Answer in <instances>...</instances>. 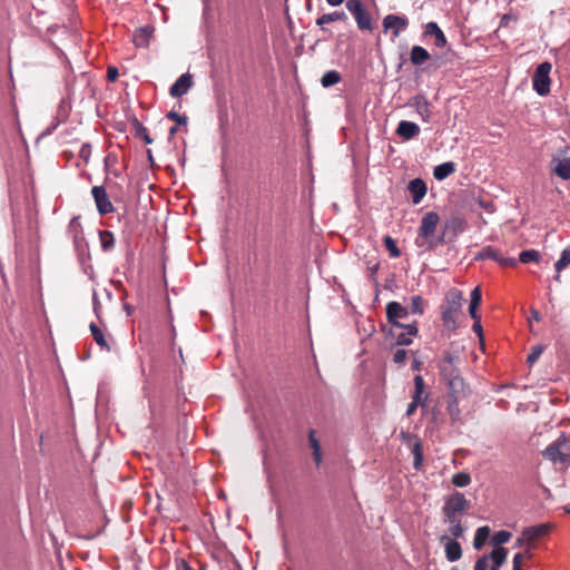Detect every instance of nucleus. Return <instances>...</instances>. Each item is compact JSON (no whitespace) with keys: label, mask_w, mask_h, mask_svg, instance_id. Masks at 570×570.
Here are the masks:
<instances>
[{"label":"nucleus","mask_w":570,"mask_h":570,"mask_svg":"<svg viewBox=\"0 0 570 570\" xmlns=\"http://www.w3.org/2000/svg\"><path fill=\"white\" fill-rule=\"evenodd\" d=\"M440 215L435 212H428L421 219L420 227L417 229V239L421 238L428 244L429 249H433L439 245L445 243L444 235L435 237V230L440 224Z\"/></svg>","instance_id":"obj_1"},{"label":"nucleus","mask_w":570,"mask_h":570,"mask_svg":"<svg viewBox=\"0 0 570 570\" xmlns=\"http://www.w3.org/2000/svg\"><path fill=\"white\" fill-rule=\"evenodd\" d=\"M462 292L458 288H451L445 295V302L442 305V321L446 330L453 332L458 328L456 317L461 312Z\"/></svg>","instance_id":"obj_2"},{"label":"nucleus","mask_w":570,"mask_h":570,"mask_svg":"<svg viewBox=\"0 0 570 570\" xmlns=\"http://www.w3.org/2000/svg\"><path fill=\"white\" fill-rule=\"evenodd\" d=\"M542 456L553 464H570V436L561 432L543 451Z\"/></svg>","instance_id":"obj_3"},{"label":"nucleus","mask_w":570,"mask_h":570,"mask_svg":"<svg viewBox=\"0 0 570 570\" xmlns=\"http://www.w3.org/2000/svg\"><path fill=\"white\" fill-rule=\"evenodd\" d=\"M470 508L471 502L465 495L459 491H454L452 494L444 498L442 514L444 520L461 519L460 517L465 514Z\"/></svg>","instance_id":"obj_4"},{"label":"nucleus","mask_w":570,"mask_h":570,"mask_svg":"<svg viewBox=\"0 0 570 570\" xmlns=\"http://www.w3.org/2000/svg\"><path fill=\"white\" fill-rule=\"evenodd\" d=\"M552 65L548 61L540 63L534 70L532 77V85L535 92L540 96H546L550 92V71Z\"/></svg>","instance_id":"obj_5"},{"label":"nucleus","mask_w":570,"mask_h":570,"mask_svg":"<svg viewBox=\"0 0 570 570\" xmlns=\"http://www.w3.org/2000/svg\"><path fill=\"white\" fill-rule=\"evenodd\" d=\"M475 261L492 259L502 267H514L518 261L512 257H504L499 249L492 246L483 247L474 257Z\"/></svg>","instance_id":"obj_6"},{"label":"nucleus","mask_w":570,"mask_h":570,"mask_svg":"<svg viewBox=\"0 0 570 570\" xmlns=\"http://www.w3.org/2000/svg\"><path fill=\"white\" fill-rule=\"evenodd\" d=\"M482 301V293L479 286L474 287L471 292L470 296V305H469V314L471 318L474 321L472 325V330L474 333L479 335L480 338L483 337V330L481 325V316L478 313V307L480 306Z\"/></svg>","instance_id":"obj_7"},{"label":"nucleus","mask_w":570,"mask_h":570,"mask_svg":"<svg viewBox=\"0 0 570 570\" xmlns=\"http://www.w3.org/2000/svg\"><path fill=\"white\" fill-rule=\"evenodd\" d=\"M419 333L416 322L405 324L401 328L391 326L390 335L395 340L397 345L406 346L410 345Z\"/></svg>","instance_id":"obj_8"},{"label":"nucleus","mask_w":570,"mask_h":570,"mask_svg":"<svg viewBox=\"0 0 570 570\" xmlns=\"http://www.w3.org/2000/svg\"><path fill=\"white\" fill-rule=\"evenodd\" d=\"M91 195L100 215H107L115 212L114 205L110 202L104 186H94L91 189Z\"/></svg>","instance_id":"obj_9"},{"label":"nucleus","mask_w":570,"mask_h":570,"mask_svg":"<svg viewBox=\"0 0 570 570\" xmlns=\"http://www.w3.org/2000/svg\"><path fill=\"white\" fill-rule=\"evenodd\" d=\"M409 315V311L406 307L402 306L397 302H390L386 305V318L391 326H395L396 328L403 327V323L399 320L405 318Z\"/></svg>","instance_id":"obj_10"},{"label":"nucleus","mask_w":570,"mask_h":570,"mask_svg":"<svg viewBox=\"0 0 570 570\" xmlns=\"http://www.w3.org/2000/svg\"><path fill=\"white\" fill-rule=\"evenodd\" d=\"M409 24L406 17L387 14L383 19L384 31L392 30L394 37H399L401 31L404 30Z\"/></svg>","instance_id":"obj_11"},{"label":"nucleus","mask_w":570,"mask_h":570,"mask_svg":"<svg viewBox=\"0 0 570 570\" xmlns=\"http://www.w3.org/2000/svg\"><path fill=\"white\" fill-rule=\"evenodd\" d=\"M194 81L190 73H183L170 87L169 94L174 98H180L193 87Z\"/></svg>","instance_id":"obj_12"},{"label":"nucleus","mask_w":570,"mask_h":570,"mask_svg":"<svg viewBox=\"0 0 570 570\" xmlns=\"http://www.w3.org/2000/svg\"><path fill=\"white\" fill-rule=\"evenodd\" d=\"M465 228V218L460 214H454L446 219L443 228V235L445 236L446 233H451L453 237H456L459 234L463 233Z\"/></svg>","instance_id":"obj_13"},{"label":"nucleus","mask_w":570,"mask_h":570,"mask_svg":"<svg viewBox=\"0 0 570 570\" xmlns=\"http://www.w3.org/2000/svg\"><path fill=\"white\" fill-rule=\"evenodd\" d=\"M551 524L550 523H542L538 525H532L523 529L524 538L528 539V546H534V541L546 537L551 531Z\"/></svg>","instance_id":"obj_14"},{"label":"nucleus","mask_w":570,"mask_h":570,"mask_svg":"<svg viewBox=\"0 0 570 570\" xmlns=\"http://www.w3.org/2000/svg\"><path fill=\"white\" fill-rule=\"evenodd\" d=\"M412 107L415 108L417 114L421 116L422 120L428 122L432 117L431 104L428 99L422 95H416L411 99Z\"/></svg>","instance_id":"obj_15"},{"label":"nucleus","mask_w":570,"mask_h":570,"mask_svg":"<svg viewBox=\"0 0 570 570\" xmlns=\"http://www.w3.org/2000/svg\"><path fill=\"white\" fill-rule=\"evenodd\" d=\"M441 541L442 542L445 541L444 551H445V557H446L448 561L455 562L459 559H461L462 548H461V544L456 540L450 539L448 535H443L441 538Z\"/></svg>","instance_id":"obj_16"},{"label":"nucleus","mask_w":570,"mask_h":570,"mask_svg":"<svg viewBox=\"0 0 570 570\" xmlns=\"http://www.w3.org/2000/svg\"><path fill=\"white\" fill-rule=\"evenodd\" d=\"M407 189L412 196V202L415 205L421 203L428 191L426 184L421 178L412 179L407 185Z\"/></svg>","instance_id":"obj_17"},{"label":"nucleus","mask_w":570,"mask_h":570,"mask_svg":"<svg viewBox=\"0 0 570 570\" xmlns=\"http://www.w3.org/2000/svg\"><path fill=\"white\" fill-rule=\"evenodd\" d=\"M155 29L151 26L140 27L132 35V42L137 48H147Z\"/></svg>","instance_id":"obj_18"},{"label":"nucleus","mask_w":570,"mask_h":570,"mask_svg":"<svg viewBox=\"0 0 570 570\" xmlns=\"http://www.w3.org/2000/svg\"><path fill=\"white\" fill-rule=\"evenodd\" d=\"M424 36L434 37V46L438 48H443L448 43L444 32L436 22L431 21L425 24Z\"/></svg>","instance_id":"obj_19"},{"label":"nucleus","mask_w":570,"mask_h":570,"mask_svg":"<svg viewBox=\"0 0 570 570\" xmlns=\"http://www.w3.org/2000/svg\"><path fill=\"white\" fill-rule=\"evenodd\" d=\"M420 127L415 122L401 120L396 128V135L405 140H410L419 136Z\"/></svg>","instance_id":"obj_20"},{"label":"nucleus","mask_w":570,"mask_h":570,"mask_svg":"<svg viewBox=\"0 0 570 570\" xmlns=\"http://www.w3.org/2000/svg\"><path fill=\"white\" fill-rule=\"evenodd\" d=\"M551 164L553 165V173L561 179H570V157L553 158Z\"/></svg>","instance_id":"obj_21"},{"label":"nucleus","mask_w":570,"mask_h":570,"mask_svg":"<svg viewBox=\"0 0 570 570\" xmlns=\"http://www.w3.org/2000/svg\"><path fill=\"white\" fill-rule=\"evenodd\" d=\"M431 58L429 51L421 46H413L410 51V61L414 66H422Z\"/></svg>","instance_id":"obj_22"},{"label":"nucleus","mask_w":570,"mask_h":570,"mask_svg":"<svg viewBox=\"0 0 570 570\" xmlns=\"http://www.w3.org/2000/svg\"><path fill=\"white\" fill-rule=\"evenodd\" d=\"M308 444L313 451V459L316 466H320L323 461V453L321 449V443L316 438V432L314 430H309L308 432Z\"/></svg>","instance_id":"obj_23"},{"label":"nucleus","mask_w":570,"mask_h":570,"mask_svg":"<svg viewBox=\"0 0 570 570\" xmlns=\"http://www.w3.org/2000/svg\"><path fill=\"white\" fill-rule=\"evenodd\" d=\"M353 17L355 18L357 28L360 30H366V31L373 30L372 17H371V13L366 9L355 12L353 14Z\"/></svg>","instance_id":"obj_24"},{"label":"nucleus","mask_w":570,"mask_h":570,"mask_svg":"<svg viewBox=\"0 0 570 570\" xmlns=\"http://www.w3.org/2000/svg\"><path fill=\"white\" fill-rule=\"evenodd\" d=\"M346 20H347V16L344 11H334L331 13H325V14L321 16L320 18H317L316 24L322 27V30L325 31V28L323 27L324 24L331 23L334 21H344L345 22Z\"/></svg>","instance_id":"obj_25"},{"label":"nucleus","mask_w":570,"mask_h":570,"mask_svg":"<svg viewBox=\"0 0 570 570\" xmlns=\"http://www.w3.org/2000/svg\"><path fill=\"white\" fill-rule=\"evenodd\" d=\"M508 550L503 547L495 548L490 553V559L492 560V567L490 570H499L500 567H502L507 560Z\"/></svg>","instance_id":"obj_26"},{"label":"nucleus","mask_w":570,"mask_h":570,"mask_svg":"<svg viewBox=\"0 0 570 570\" xmlns=\"http://www.w3.org/2000/svg\"><path fill=\"white\" fill-rule=\"evenodd\" d=\"M455 171V164L452 161L443 163L434 168L433 176L438 180H443Z\"/></svg>","instance_id":"obj_27"},{"label":"nucleus","mask_w":570,"mask_h":570,"mask_svg":"<svg viewBox=\"0 0 570 570\" xmlns=\"http://www.w3.org/2000/svg\"><path fill=\"white\" fill-rule=\"evenodd\" d=\"M448 382V386L452 397H456L460 393L464 391V381L463 379L456 374L454 376H450L444 379Z\"/></svg>","instance_id":"obj_28"},{"label":"nucleus","mask_w":570,"mask_h":570,"mask_svg":"<svg viewBox=\"0 0 570 570\" xmlns=\"http://www.w3.org/2000/svg\"><path fill=\"white\" fill-rule=\"evenodd\" d=\"M570 265V244L561 252L560 258L556 262L554 267L557 271L556 281L560 282V273Z\"/></svg>","instance_id":"obj_29"},{"label":"nucleus","mask_w":570,"mask_h":570,"mask_svg":"<svg viewBox=\"0 0 570 570\" xmlns=\"http://www.w3.org/2000/svg\"><path fill=\"white\" fill-rule=\"evenodd\" d=\"M424 386H425V383H424L423 377L421 375H415L414 376V393L412 395V401H416L422 406L425 404V400L428 397V396H425L423 399Z\"/></svg>","instance_id":"obj_30"},{"label":"nucleus","mask_w":570,"mask_h":570,"mask_svg":"<svg viewBox=\"0 0 570 570\" xmlns=\"http://www.w3.org/2000/svg\"><path fill=\"white\" fill-rule=\"evenodd\" d=\"M89 328H90V332H91V335H92L95 342L100 346V348L104 351L110 352V350H111L110 345L106 341V337H105L102 331L95 323H91Z\"/></svg>","instance_id":"obj_31"},{"label":"nucleus","mask_w":570,"mask_h":570,"mask_svg":"<svg viewBox=\"0 0 570 570\" xmlns=\"http://www.w3.org/2000/svg\"><path fill=\"white\" fill-rule=\"evenodd\" d=\"M449 524V533L453 537V540H458L464 535L465 528L463 527L461 519L444 520Z\"/></svg>","instance_id":"obj_32"},{"label":"nucleus","mask_w":570,"mask_h":570,"mask_svg":"<svg viewBox=\"0 0 570 570\" xmlns=\"http://www.w3.org/2000/svg\"><path fill=\"white\" fill-rule=\"evenodd\" d=\"M489 535H490V528L488 525L478 528L475 535H474V540H473L474 549L480 550L484 546Z\"/></svg>","instance_id":"obj_33"},{"label":"nucleus","mask_w":570,"mask_h":570,"mask_svg":"<svg viewBox=\"0 0 570 570\" xmlns=\"http://www.w3.org/2000/svg\"><path fill=\"white\" fill-rule=\"evenodd\" d=\"M342 77L341 73L336 70H330L326 71L322 78L321 83L324 88H328L331 86H334L341 81Z\"/></svg>","instance_id":"obj_34"},{"label":"nucleus","mask_w":570,"mask_h":570,"mask_svg":"<svg viewBox=\"0 0 570 570\" xmlns=\"http://www.w3.org/2000/svg\"><path fill=\"white\" fill-rule=\"evenodd\" d=\"M99 239H100L102 250L109 252L114 248L115 237L110 230H100Z\"/></svg>","instance_id":"obj_35"},{"label":"nucleus","mask_w":570,"mask_h":570,"mask_svg":"<svg viewBox=\"0 0 570 570\" xmlns=\"http://www.w3.org/2000/svg\"><path fill=\"white\" fill-rule=\"evenodd\" d=\"M541 258V254L537 249L522 250L519 255V262L522 264L538 263Z\"/></svg>","instance_id":"obj_36"},{"label":"nucleus","mask_w":570,"mask_h":570,"mask_svg":"<svg viewBox=\"0 0 570 570\" xmlns=\"http://www.w3.org/2000/svg\"><path fill=\"white\" fill-rule=\"evenodd\" d=\"M69 232L72 234L76 246L83 239L81 225L77 217H73L69 223Z\"/></svg>","instance_id":"obj_37"},{"label":"nucleus","mask_w":570,"mask_h":570,"mask_svg":"<svg viewBox=\"0 0 570 570\" xmlns=\"http://www.w3.org/2000/svg\"><path fill=\"white\" fill-rule=\"evenodd\" d=\"M412 453L414 456L413 465L416 470L422 466L423 463V449L420 440H416L412 446Z\"/></svg>","instance_id":"obj_38"},{"label":"nucleus","mask_w":570,"mask_h":570,"mask_svg":"<svg viewBox=\"0 0 570 570\" xmlns=\"http://www.w3.org/2000/svg\"><path fill=\"white\" fill-rule=\"evenodd\" d=\"M471 483V475L468 472H458L452 476V484L458 488L466 487Z\"/></svg>","instance_id":"obj_39"},{"label":"nucleus","mask_w":570,"mask_h":570,"mask_svg":"<svg viewBox=\"0 0 570 570\" xmlns=\"http://www.w3.org/2000/svg\"><path fill=\"white\" fill-rule=\"evenodd\" d=\"M135 135L136 137L141 138L146 144H153L148 129L138 120L135 121Z\"/></svg>","instance_id":"obj_40"},{"label":"nucleus","mask_w":570,"mask_h":570,"mask_svg":"<svg viewBox=\"0 0 570 570\" xmlns=\"http://www.w3.org/2000/svg\"><path fill=\"white\" fill-rule=\"evenodd\" d=\"M385 248L389 250L391 257L396 258L401 255V250L397 247L395 240L391 236H385L384 239Z\"/></svg>","instance_id":"obj_41"},{"label":"nucleus","mask_w":570,"mask_h":570,"mask_svg":"<svg viewBox=\"0 0 570 570\" xmlns=\"http://www.w3.org/2000/svg\"><path fill=\"white\" fill-rule=\"evenodd\" d=\"M511 537H512V533L510 531L501 530V531L495 532V534L492 538V542L495 546H501V544L507 543L511 539Z\"/></svg>","instance_id":"obj_42"},{"label":"nucleus","mask_w":570,"mask_h":570,"mask_svg":"<svg viewBox=\"0 0 570 570\" xmlns=\"http://www.w3.org/2000/svg\"><path fill=\"white\" fill-rule=\"evenodd\" d=\"M448 413L453 422L460 420L461 411L459 409L456 397H453V401L449 402Z\"/></svg>","instance_id":"obj_43"},{"label":"nucleus","mask_w":570,"mask_h":570,"mask_svg":"<svg viewBox=\"0 0 570 570\" xmlns=\"http://www.w3.org/2000/svg\"><path fill=\"white\" fill-rule=\"evenodd\" d=\"M542 352H543V346L542 345H534L531 348V352L529 353V355L527 357V363L529 365H533L539 360V357L541 356Z\"/></svg>","instance_id":"obj_44"},{"label":"nucleus","mask_w":570,"mask_h":570,"mask_svg":"<svg viewBox=\"0 0 570 570\" xmlns=\"http://www.w3.org/2000/svg\"><path fill=\"white\" fill-rule=\"evenodd\" d=\"M411 311L414 314H423V298L420 295L411 297Z\"/></svg>","instance_id":"obj_45"},{"label":"nucleus","mask_w":570,"mask_h":570,"mask_svg":"<svg viewBox=\"0 0 570 570\" xmlns=\"http://www.w3.org/2000/svg\"><path fill=\"white\" fill-rule=\"evenodd\" d=\"M440 372H441V375L443 379L459 374V372L454 365H450L444 362L440 363Z\"/></svg>","instance_id":"obj_46"},{"label":"nucleus","mask_w":570,"mask_h":570,"mask_svg":"<svg viewBox=\"0 0 570 570\" xmlns=\"http://www.w3.org/2000/svg\"><path fill=\"white\" fill-rule=\"evenodd\" d=\"M346 9L354 14L355 12L362 11L365 9L363 2L361 0H346Z\"/></svg>","instance_id":"obj_47"},{"label":"nucleus","mask_w":570,"mask_h":570,"mask_svg":"<svg viewBox=\"0 0 570 570\" xmlns=\"http://www.w3.org/2000/svg\"><path fill=\"white\" fill-rule=\"evenodd\" d=\"M535 546H527L523 552H518L514 556L520 557L519 566L522 568L523 560H530L533 557V549Z\"/></svg>","instance_id":"obj_48"},{"label":"nucleus","mask_w":570,"mask_h":570,"mask_svg":"<svg viewBox=\"0 0 570 570\" xmlns=\"http://www.w3.org/2000/svg\"><path fill=\"white\" fill-rule=\"evenodd\" d=\"M166 117L175 121L177 125H186L188 120L185 115H180L174 110L167 112Z\"/></svg>","instance_id":"obj_49"},{"label":"nucleus","mask_w":570,"mask_h":570,"mask_svg":"<svg viewBox=\"0 0 570 570\" xmlns=\"http://www.w3.org/2000/svg\"><path fill=\"white\" fill-rule=\"evenodd\" d=\"M489 559H490V554L489 556L484 554V556L480 557L474 564V570H487Z\"/></svg>","instance_id":"obj_50"},{"label":"nucleus","mask_w":570,"mask_h":570,"mask_svg":"<svg viewBox=\"0 0 570 570\" xmlns=\"http://www.w3.org/2000/svg\"><path fill=\"white\" fill-rule=\"evenodd\" d=\"M406 355H407V352L405 350H397L393 354V362L395 364L401 365V364H403L405 362Z\"/></svg>","instance_id":"obj_51"},{"label":"nucleus","mask_w":570,"mask_h":570,"mask_svg":"<svg viewBox=\"0 0 570 570\" xmlns=\"http://www.w3.org/2000/svg\"><path fill=\"white\" fill-rule=\"evenodd\" d=\"M90 154H91V146L89 144L82 145L79 150L80 158H82L85 161H88Z\"/></svg>","instance_id":"obj_52"},{"label":"nucleus","mask_w":570,"mask_h":570,"mask_svg":"<svg viewBox=\"0 0 570 570\" xmlns=\"http://www.w3.org/2000/svg\"><path fill=\"white\" fill-rule=\"evenodd\" d=\"M458 360H459L458 355H455L451 352H445L441 362H444L450 365H454Z\"/></svg>","instance_id":"obj_53"},{"label":"nucleus","mask_w":570,"mask_h":570,"mask_svg":"<svg viewBox=\"0 0 570 570\" xmlns=\"http://www.w3.org/2000/svg\"><path fill=\"white\" fill-rule=\"evenodd\" d=\"M119 76V72H118V69L116 67H108L107 69V79L110 81V82H114L117 80Z\"/></svg>","instance_id":"obj_54"},{"label":"nucleus","mask_w":570,"mask_h":570,"mask_svg":"<svg viewBox=\"0 0 570 570\" xmlns=\"http://www.w3.org/2000/svg\"><path fill=\"white\" fill-rule=\"evenodd\" d=\"M512 21H517V18L512 14L507 13L501 18L500 27H509L510 22Z\"/></svg>","instance_id":"obj_55"},{"label":"nucleus","mask_w":570,"mask_h":570,"mask_svg":"<svg viewBox=\"0 0 570 570\" xmlns=\"http://www.w3.org/2000/svg\"><path fill=\"white\" fill-rule=\"evenodd\" d=\"M421 404L417 403L416 401H412L409 405H407V409H406V415L407 416H412L416 409L420 406Z\"/></svg>","instance_id":"obj_56"},{"label":"nucleus","mask_w":570,"mask_h":570,"mask_svg":"<svg viewBox=\"0 0 570 570\" xmlns=\"http://www.w3.org/2000/svg\"><path fill=\"white\" fill-rule=\"evenodd\" d=\"M523 546H528V539L524 538V532L522 531L521 533V537L517 539L515 541V547H523Z\"/></svg>","instance_id":"obj_57"},{"label":"nucleus","mask_w":570,"mask_h":570,"mask_svg":"<svg viewBox=\"0 0 570 570\" xmlns=\"http://www.w3.org/2000/svg\"><path fill=\"white\" fill-rule=\"evenodd\" d=\"M519 560H520V557H518V556L513 557V561H512L513 562V570H522V568H520V566H519Z\"/></svg>","instance_id":"obj_58"},{"label":"nucleus","mask_w":570,"mask_h":570,"mask_svg":"<svg viewBox=\"0 0 570 570\" xmlns=\"http://www.w3.org/2000/svg\"><path fill=\"white\" fill-rule=\"evenodd\" d=\"M326 2L332 6V7H336V6H340L344 2V0H326Z\"/></svg>","instance_id":"obj_59"},{"label":"nucleus","mask_w":570,"mask_h":570,"mask_svg":"<svg viewBox=\"0 0 570 570\" xmlns=\"http://www.w3.org/2000/svg\"><path fill=\"white\" fill-rule=\"evenodd\" d=\"M178 131V127L177 126H173L170 127L169 129V136H174L176 135V132Z\"/></svg>","instance_id":"obj_60"},{"label":"nucleus","mask_w":570,"mask_h":570,"mask_svg":"<svg viewBox=\"0 0 570 570\" xmlns=\"http://www.w3.org/2000/svg\"><path fill=\"white\" fill-rule=\"evenodd\" d=\"M183 569L184 570H194L191 566H189L187 562H183Z\"/></svg>","instance_id":"obj_61"},{"label":"nucleus","mask_w":570,"mask_h":570,"mask_svg":"<svg viewBox=\"0 0 570 570\" xmlns=\"http://www.w3.org/2000/svg\"><path fill=\"white\" fill-rule=\"evenodd\" d=\"M532 316H533V318H535L537 321H539V318H540V315H539V312H538V311H532Z\"/></svg>","instance_id":"obj_62"},{"label":"nucleus","mask_w":570,"mask_h":570,"mask_svg":"<svg viewBox=\"0 0 570 570\" xmlns=\"http://www.w3.org/2000/svg\"><path fill=\"white\" fill-rule=\"evenodd\" d=\"M568 514H570V508L564 509Z\"/></svg>","instance_id":"obj_63"}]
</instances>
